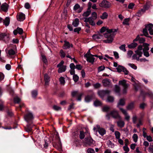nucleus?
Wrapping results in <instances>:
<instances>
[{
    "mask_svg": "<svg viewBox=\"0 0 153 153\" xmlns=\"http://www.w3.org/2000/svg\"><path fill=\"white\" fill-rule=\"evenodd\" d=\"M110 109V107L107 106H104L102 108V111L103 112H107Z\"/></svg>",
    "mask_w": 153,
    "mask_h": 153,
    "instance_id": "a19ab883",
    "label": "nucleus"
},
{
    "mask_svg": "<svg viewBox=\"0 0 153 153\" xmlns=\"http://www.w3.org/2000/svg\"><path fill=\"white\" fill-rule=\"evenodd\" d=\"M125 99H121L120 100L119 102L118 103L117 107L119 108L120 105L123 106L125 105Z\"/></svg>",
    "mask_w": 153,
    "mask_h": 153,
    "instance_id": "393cba45",
    "label": "nucleus"
},
{
    "mask_svg": "<svg viewBox=\"0 0 153 153\" xmlns=\"http://www.w3.org/2000/svg\"><path fill=\"white\" fill-rule=\"evenodd\" d=\"M124 150L126 152H128L129 151V149L128 146L125 145L123 147Z\"/></svg>",
    "mask_w": 153,
    "mask_h": 153,
    "instance_id": "338daca9",
    "label": "nucleus"
},
{
    "mask_svg": "<svg viewBox=\"0 0 153 153\" xmlns=\"http://www.w3.org/2000/svg\"><path fill=\"white\" fill-rule=\"evenodd\" d=\"M53 109L56 111H59L61 109V108L56 105H54L53 106Z\"/></svg>",
    "mask_w": 153,
    "mask_h": 153,
    "instance_id": "bf43d9fd",
    "label": "nucleus"
},
{
    "mask_svg": "<svg viewBox=\"0 0 153 153\" xmlns=\"http://www.w3.org/2000/svg\"><path fill=\"white\" fill-rule=\"evenodd\" d=\"M114 100V97L111 96H109L107 97V101L108 102H113Z\"/></svg>",
    "mask_w": 153,
    "mask_h": 153,
    "instance_id": "4c0bfd02",
    "label": "nucleus"
},
{
    "mask_svg": "<svg viewBox=\"0 0 153 153\" xmlns=\"http://www.w3.org/2000/svg\"><path fill=\"white\" fill-rule=\"evenodd\" d=\"M33 118V115L31 113H28L24 116V119L28 123L31 122Z\"/></svg>",
    "mask_w": 153,
    "mask_h": 153,
    "instance_id": "423d86ee",
    "label": "nucleus"
},
{
    "mask_svg": "<svg viewBox=\"0 0 153 153\" xmlns=\"http://www.w3.org/2000/svg\"><path fill=\"white\" fill-rule=\"evenodd\" d=\"M114 90L116 93L118 94H120V88L118 85H115Z\"/></svg>",
    "mask_w": 153,
    "mask_h": 153,
    "instance_id": "cd10ccee",
    "label": "nucleus"
},
{
    "mask_svg": "<svg viewBox=\"0 0 153 153\" xmlns=\"http://www.w3.org/2000/svg\"><path fill=\"white\" fill-rule=\"evenodd\" d=\"M147 25V29L148 28L149 31L152 29L153 27V25L152 23H149V24L146 25Z\"/></svg>",
    "mask_w": 153,
    "mask_h": 153,
    "instance_id": "864d4df0",
    "label": "nucleus"
},
{
    "mask_svg": "<svg viewBox=\"0 0 153 153\" xmlns=\"http://www.w3.org/2000/svg\"><path fill=\"white\" fill-rule=\"evenodd\" d=\"M66 70V68H59L58 71L59 73H61L64 72Z\"/></svg>",
    "mask_w": 153,
    "mask_h": 153,
    "instance_id": "5fc2aeb1",
    "label": "nucleus"
},
{
    "mask_svg": "<svg viewBox=\"0 0 153 153\" xmlns=\"http://www.w3.org/2000/svg\"><path fill=\"white\" fill-rule=\"evenodd\" d=\"M143 32L144 35V36H146L149 35V33L147 30V25H145V27L143 29Z\"/></svg>",
    "mask_w": 153,
    "mask_h": 153,
    "instance_id": "7c9ffc66",
    "label": "nucleus"
},
{
    "mask_svg": "<svg viewBox=\"0 0 153 153\" xmlns=\"http://www.w3.org/2000/svg\"><path fill=\"white\" fill-rule=\"evenodd\" d=\"M79 137L80 139H83L85 137L84 133L83 131H81L79 135Z\"/></svg>",
    "mask_w": 153,
    "mask_h": 153,
    "instance_id": "3c124183",
    "label": "nucleus"
},
{
    "mask_svg": "<svg viewBox=\"0 0 153 153\" xmlns=\"http://www.w3.org/2000/svg\"><path fill=\"white\" fill-rule=\"evenodd\" d=\"M62 13L63 15L65 16V19H66L68 15V11L66 7H64Z\"/></svg>",
    "mask_w": 153,
    "mask_h": 153,
    "instance_id": "c9c22d12",
    "label": "nucleus"
},
{
    "mask_svg": "<svg viewBox=\"0 0 153 153\" xmlns=\"http://www.w3.org/2000/svg\"><path fill=\"white\" fill-rule=\"evenodd\" d=\"M140 96L143 97V99L144 100L146 96H148L150 97H153V94L151 92H145L143 91H141L140 92Z\"/></svg>",
    "mask_w": 153,
    "mask_h": 153,
    "instance_id": "1a4fd4ad",
    "label": "nucleus"
},
{
    "mask_svg": "<svg viewBox=\"0 0 153 153\" xmlns=\"http://www.w3.org/2000/svg\"><path fill=\"white\" fill-rule=\"evenodd\" d=\"M117 126L120 127L122 128L124 127L125 125L124 122L122 120H120L117 122Z\"/></svg>",
    "mask_w": 153,
    "mask_h": 153,
    "instance_id": "a878e982",
    "label": "nucleus"
},
{
    "mask_svg": "<svg viewBox=\"0 0 153 153\" xmlns=\"http://www.w3.org/2000/svg\"><path fill=\"white\" fill-rule=\"evenodd\" d=\"M118 29H107V33L103 34L104 37L107 38L106 40H104V42L105 43H111L114 40V36L116 34Z\"/></svg>",
    "mask_w": 153,
    "mask_h": 153,
    "instance_id": "f257e3e1",
    "label": "nucleus"
},
{
    "mask_svg": "<svg viewBox=\"0 0 153 153\" xmlns=\"http://www.w3.org/2000/svg\"><path fill=\"white\" fill-rule=\"evenodd\" d=\"M103 85L105 87H108L110 84V82L109 79H105L102 81Z\"/></svg>",
    "mask_w": 153,
    "mask_h": 153,
    "instance_id": "aec40b11",
    "label": "nucleus"
},
{
    "mask_svg": "<svg viewBox=\"0 0 153 153\" xmlns=\"http://www.w3.org/2000/svg\"><path fill=\"white\" fill-rule=\"evenodd\" d=\"M81 30V28L80 27H78L76 28L74 30V31L75 32H77L78 33H79V31H80Z\"/></svg>",
    "mask_w": 153,
    "mask_h": 153,
    "instance_id": "69168bd1",
    "label": "nucleus"
},
{
    "mask_svg": "<svg viewBox=\"0 0 153 153\" xmlns=\"http://www.w3.org/2000/svg\"><path fill=\"white\" fill-rule=\"evenodd\" d=\"M34 126L33 124H29L27 125V127L25 128L26 131L28 132H31L32 130V127Z\"/></svg>",
    "mask_w": 153,
    "mask_h": 153,
    "instance_id": "f3484780",
    "label": "nucleus"
},
{
    "mask_svg": "<svg viewBox=\"0 0 153 153\" xmlns=\"http://www.w3.org/2000/svg\"><path fill=\"white\" fill-rule=\"evenodd\" d=\"M97 129L96 131V132H98L101 136H103L106 133L105 130L103 128H100L99 126H97Z\"/></svg>",
    "mask_w": 153,
    "mask_h": 153,
    "instance_id": "4468645a",
    "label": "nucleus"
},
{
    "mask_svg": "<svg viewBox=\"0 0 153 153\" xmlns=\"http://www.w3.org/2000/svg\"><path fill=\"white\" fill-rule=\"evenodd\" d=\"M94 105L96 106L101 105V102L98 100H96L94 102Z\"/></svg>",
    "mask_w": 153,
    "mask_h": 153,
    "instance_id": "c03bdc74",
    "label": "nucleus"
},
{
    "mask_svg": "<svg viewBox=\"0 0 153 153\" xmlns=\"http://www.w3.org/2000/svg\"><path fill=\"white\" fill-rule=\"evenodd\" d=\"M149 44L144 43L143 44V46L144 47V48L143 49V51H148L149 50Z\"/></svg>",
    "mask_w": 153,
    "mask_h": 153,
    "instance_id": "412c9836",
    "label": "nucleus"
},
{
    "mask_svg": "<svg viewBox=\"0 0 153 153\" xmlns=\"http://www.w3.org/2000/svg\"><path fill=\"white\" fill-rule=\"evenodd\" d=\"M94 142L90 136L88 137H86L84 139L85 143L86 145L90 146L94 145Z\"/></svg>",
    "mask_w": 153,
    "mask_h": 153,
    "instance_id": "0eeeda50",
    "label": "nucleus"
},
{
    "mask_svg": "<svg viewBox=\"0 0 153 153\" xmlns=\"http://www.w3.org/2000/svg\"><path fill=\"white\" fill-rule=\"evenodd\" d=\"M17 29L18 30V32L19 34L20 35H22V34L23 32V30L22 28L18 27H17Z\"/></svg>",
    "mask_w": 153,
    "mask_h": 153,
    "instance_id": "a18cd8bd",
    "label": "nucleus"
},
{
    "mask_svg": "<svg viewBox=\"0 0 153 153\" xmlns=\"http://www.w3.org/2000/svg\"><path fill=\"white\" fill-rule=\"evenodd\" d=\"M93 54H91L90 53V50H89L87 52V53L84 55V57H87L88 56H93Z\"/></svg>",
    "mask_w": 153,
    "mask_h": 153,
    "instance_id": "49530a36",
    "label": "nucleus"
},
{
    "mask_svg": "<svg viewBox=\"0 0 153 153\" xmlns=\"http://www.w3.org/2000/svg\"><path fill=\"white\" fill-rule=\"evenodd\" d=\"M119 84L122 85L123 88V94H126L127 93V89L129 86V85L126 83V81L125 79L120 80L119 82Z\"/></svg>",
    "mask_w": 153,
    "mask_h": 153,
    "instance_id": "7ed1b4c3",
    "label": "nucleus"
},
{
    "mask_svg": "<svg viewBox=\"0 0 153 153\" xmlns=\"http://www.w3.org/2000/svg\"><path fill=\"white\" fill-rule=\"evenodd\" d=\"M3 21V23L4 25L6 27L9 25L10 22V19L9 17H6L4 20L2 18L0 17V23H1Z\"/></svg>",
    "mask_w": 153,
    "mask_h": 153,
    "instance_id": "9b49d317",
    "label": "nucleus"
},
{
    "mask_svg": "<svg viewBox=\"0 0 153 153\" xmlns=\"http://www.w3.org/2000/svg\"><path fill=\"white\" fill-rule=\"evenodd\" d=\"M91 97L89 95L86 96L85 98V101L87 102H89L91 101Z\"/></svg>",
    "mask_w": 153,
    "mask_h": 153,
    "instance_id": "de8ad7c7",
    "label": "nucleus"
},
{
    "mask_svg": "<svg viewBox=\"0 0 153 153\" xmlns=\"http://www.w3.org/2000/svg\"><path fill=\"white\" fill-rule=\"evenodd\" d=\"M59 81L61 85H64L65 84V82L64 77L62 76L60 77L59 79Z\"/></svg>",
    "mask_w": 153,
    "mask_h": 153,
    "instance_id": "58836bf2",
    "label": "nucleus"
},
{
    "mask_svg": "<svg viewBox=\"0 0 153 153\" xmlns=\"http://www.w3.org/2000/svg\"><path fill=\"white\" fill-rule=\"evenodd\" d=\"M79 94L77 91H73L71 92V95L73 97L78 95Z\"/></svg>",
    "mask_w": 153,
    "mask_h": 153,
    "instance_id": "0e129e2a",
    "label": "nucleus"
},
{
    "mask_svg": "<svg viewBox=\"0 0 153 153\" xmlns=\"http://www.w3.org/2000/svg\"><path fill=\"white\" fill-rule=\"evenodd\" d=\"M137 45V43L134 42L131 44L128 45V47L130 48H135Z\"/></svg>",
    "mask_w": 153,
    "mask_h": 153,
    "instance_id": "72a5a7b5",
    "label": "nucleus"
},
{
    "mask_svg": "<svg viewBox=\"0 0 153 153\" xmlns=\"http://www.w3.org/2000/svg\"><path fill=\"white\" fill-rule=\"evenodd\" d=\"M145 12V10L141 9L139 10L136 13V15L138 17H140L142 14Z\"/></svg>",
    "mask_w": 153,
    "mask_h": 153,
    "instance_id": "c756f323",
    "label": "nucleus"
},
{
    "mask_svg": "<svg viewBox=\"0 0 153 153\" xmlns=\"http://www.w3.org/2000/svg\"><path fill=\"white\" fill-rule=\"evenodd\" d=\"M119 108L123 113L125 115V119L127 120L128 121L129 120L130 117L128 115L126 111L123 109L120 108Z\"/></svg>",
    "mask_w": 153,
    "mask_h": 153,
    "instance_id": "dca6fc26",
    "label": "nucleus"
},
{
    "mask_svg": "<svg viewBox=\"0 0 153 153\" xmlns=\"http://www.w3.org/2000/svg\"><path fill=\"white\" fill-rule=\"evenodd\" d=\"M64 42V44L62 46V48L63 49L66 50L68 49H69L70 47H73V45L72 44H70L69 42L66 40H65Z\"/></svg>",
    "mask_w": 153,
    "mask_h": 153,
    "instance_id": "9d476101",
    "label": "nucleus"
},
{
    "mask_svg": "<svg viewBox=\"0 0 153 153\" xmlns=\"http://www.w3.org/2000/svg\"><path fill=\"white\" fill-rule=\"evenodd\" d=\"M139 42L140 43H142L143 44L146 41L145 39L144 38L141 37L140 38H140L139 40Z\"/></svg>",
    "mask_w": 153,
    "mask_h": 153,
    "instance_id": "603ef678",
    "label": "nucleus"
},
{
    "mask_svg": "<svg viewBox=\"0 0 153 153\" xmlns=\"http://www.w3.org/2000/svg\"><path fill=\"white\" fill-rule=\"evenodd\" d=\"M48 141H47V140H45L44 141V144H43V146H44V148L46 149L48 146Z\"/></svg>",
    "mask_w": 153,
    "mask_h": 153,
    "instance_id": "680f3d73",
    "label": "nucleus"
},
{
    "mask_svg": "<svg viewBox=\"0 0 153 153\" xmlns=\"http://www.w3.org/2000/svg\"><path fill=\"white\" fill-rule=\"evenodd\" d=\"M88 153H95L94 149L92 148H89L87 150Z\"/></svg>",
    "mask_w": 153,
    "mask_h": 153,
    "instance_id": "774afa93",
    "label": "nucleus"
},
{
    "mask_svg": "<svg viewBox=\"0 0 153 153\" xmlns=\"http://www.w3.org/2000/svg\"><path fill=\"white\" fill-rule=\"evenodd\" d=\"M59 53L60 54V56L61 58H63L65 57V53L63 50H61L60 51Z\"/></svg>",
    "mask_w": 153,
    "mask_h": 153,
    "instance_id": "f704fd0d",
    "label": "nucleus"
},
{
    "mask_svg": "<svg viewBox=\"0 0 153 153\" xmlns=\"http://www.w3.org/2000/svg\"><path fill=\"white\" fill-rule=\"evenodd\" d=\"M126 45L125 44L122 45L119 47L120 50L125 52L126 50L125 48Z\"/></svg>",
    "mask_w": 153,
    "mask_h": 153,
    "instance_id": "09e8293b",
    "label": "nucleus"
},
{
    "mask_svg": "<svg viewBox=\"0 0 153 153\" xmlns=\"http://www.w3.org/2000/svg\"><path fill=\"white\" fill-rule=\"evenodd\" d=\"M31 94L32 97L33 98H36L38 95L37 91L36 90L32 91L31 92Z\"/></svg>",
    "mask_w": 153,
    "mask_h": 153,
    "instance_id": "473e14b6",
    "label": "nucleus"
},
{
    "mask_svg": "<svg viewBox=\"0 0 153 153\" xmlns=\"http://www.w3.org/2000/svg\"><path fill=\"white\" fill-rule=\"evenodd\" d=\"M148 151L150 153H153V145H150L148 148Z\"/></svg>",
    "mask_w": 153,
    "mask_h": 153,
    "instance_id": "6e6d98bb",
    "label": "nucleus"
},
{
    "mask_svg": "<svg viewBox=\"0 0 153 153\" xmlns=\"http://www.w3.org/2000/svg\"><path fill=\"white\" fill-rule=\"evenodd\" d=\"M8 54L10 56H13L15 54V52L13 49H11L8 51Z\"/></svg>",
    "mask_w": 153,
    "mask_h": 153,
    "instance_id": "79ce46f5",
    "label": "nucleus"
},
{
    "mask_svg": "<svg viewBox=\"0 0 153 153\" xmlns=\"http://www.w3.org/2000/svg\"><path fill=\"white\" fill-rule=\"evenodd\" d=\"M108 16V14L106 12H104L102 15L100 16V18L102 19H107Z\"/></svg>",
    "mask_w": 153,
    "mask_h": 153,
    "instance_id": "c85d7f7f",
    "label": "nucleus"
},
{
    "mask_svg": "<svg viewBox=\"0 0 153 153\" xmlns=\"http://www.w3.org/2000/svg\"><path fill=\"white\" fill-rule=\"evenodd\" d=\"M78 76L76 74L74 75L73 76V79L75 82H77L79 80Z\"/></svg>",
    "mask_w": 153,
    "mask_h": 153,
    "instance_id": "13d9d810",
    "label": "nucleus"
},
{
    "mask_svg": "<svg viewBox=\"0 0 153 153\" xmlns=\"http://www.w3.org/2000/svg\"><path fill=\"white\" fill-rule=\"evenodd\" d=\"M129 18L125 19L123 21V25H129V23H128V22H129Z\"/></svg>",
    "mask_w": 153,
    "mask_h": 153,
    "instance_id": "2f4dec72",
    "label": "nucleus"
},
{
    "mask_svg": "<svg viewBox=\"0 0 153 153\" xmlns=\"http://www.w3.org/2000/svg\"><path fill=\"white\" fill-rule=\"evenodd\" d=\"M44 80L45 85H48L50 81V77L47 74H45L44 75Z\"/></svg>",
    "mask_w": 153,
    "mask_h": 153,
    "instance_id": "a211bd4d",
    "label": "nucleus"
},
{
    "mask_svg": "<svg viewBox=\"0 0 153 153\" xmlns=\"http://www.w3.org/2000/svg\"><path fill=\"white\" fill-rule=\"evenodd\" d=\"M110 116L115 119L120 120L121 119V116L120 115L118 111L115 109L111 111L106 115V117L108 120H110Z\"/></svg>",
    "mask_w": 153,
    "mask_h": 153,
    "instance_id": "f03ea898",
    "label": "nucleus"
},
{
    "mask_svg": "<svg viewBox=\"0 0 153 153\" xmlns=\"http://www.w3.org/2000/svg\"><path fill=\"white\" fill-rule=\"evenodd\" d=\"M9 34L6 33H1L0 34V40L4 41L6 43H7L10 40Z\"/></svg>",
    "mask_w": 153,
    "mask_h": 153,
    "instance_id": "20e7f679",
    "label": "nucleus"
},
{
    "mask_svg": "<svg viewBox=\"0 0 153 153\" xmlns=\"http://www.w3.org/2000/svg\"><path fill=\"white\" fill-rule=\"evenodd\" d=\"M135 52L137 55L139 56V57L142 56V54H143V52L142 51L136 50L135 51Z\"/></svg>",
    "mask_w": 153,
    "mask_h": 153,
    "instance_id": "4d7b16f0",
    "label": "nucleus"
},
{
    "mask_svg": "<svg viewBox=\"0 0 153 153\" xmlns=\"http://www.w3.org/2000/svg\"><path fill=\"white\" fill-rule=\"evenodd\" d=\"M9 5L6 2L2 4L0 7V11H2L6 13L8 11Z\"/></svg>",
    "mask_w": 153,
    "mask_h": 153,
    "instance_id": "6e6552de",
    "label": "nucleus"
},
{
    "mask_svg": "<svg viewBox=\"0 0 153 153\" xmlns=\"http://www.w3.org/2000/svg\"><path fill=\"white\" fill-rule=\"evenodd\" d=\"M41 59L43 62L45 64H47L48 63L47 60L45 55L42 53L41 54Z\"/></svg>",
    "mask_w": 153,
    "mask_h": 153,
    "instance_id": "4be33fe9",
    "label": "nucleus"
},
{
    "mask_svg": "<svg viewBox=\"0 0 153 153\" xmlns=\"http://www.w3.org/2000/svg\"><path fill=\"white\" fill-rule=\"evenodd\" d=\"M86 58V60L88 62L92 64L94 63L95 60V58L93 56H89Z\"/></svg>",
    "mask_w": 153,
    "mask_h": 153,
    "instance_id": "6ab92c4d",
    "label": "nucleus"
},
{
    "mask_svg": "<svg viewBox=\"0 0 153 153\" xmlns=\"http://www.w3.org/2000/svg\"><path fill=\"white\" fill-rule=\"evenodd\" d=\"M17 19L20 21H23L25 19V15L22 13H19L17 16Z\"/></svg>",
    "mask_w": 153,
    "mask_h": 153,
    "instance_id": "2eb2a0df",
    "label": "nucleus"
},
{
    "mask_svg": "<svg viewBox=\"0 0 153 153\" xmlns=\"http://www.w3.org/2000/svg\"><path fill=\"white\" fill-rule=\"evenodd\" d=\"M78 10L77 11V12L78 13H80L82 10L83 9V7H80V5L78 4H76L73 7V10L76 11L77 10Z\"/></svg>",
    "mask_w": 153,
    "mask_h": 153,
    "instance_id": "f8f14e48",
    "label": "nucleus"
},
{
    "mask_svg": "<svg viewBox=\"0 0 153 153\" xmlns=\"http://www.w3.org/2000/svg\"><path fill=\"white\" fill-rule=\"evenodd\" d=\"M79 23V19L78 18H76L74 21L72 23V25L74 27H77Z\"/></svg>",
    "mask_w": 153,
    "mask_h": 153,
    "instance_id": "b1692460",
    "label": "nucleus"
},
{
    "mask_svg": "<svg viewBox=\"0 0 153 153\" xmlns=\"http://www.w3.org/2000/svg\"><path fill=\"white\" fill-rule=\"evenodd\" d=\"M135 4L132 3H130L128 6V8L129 9H132L133 8Z\"/></svg>",
    "mask_w": 153,
    "mask_h": 153,
    "instance_id": "e2e57ef3",
    "label": "nucleus"
},
{
    "mask_svg": "<svg viewBox=\"0 0 153 153\" xmlns=\"http://www.w3.org/2000/svg\"><path fill=\"white\" fill-rule=\"evenodd\" d=\"M107 29H106L105 27H103L100 30V33H102L105 32L106 30L107 31Z\"/></svg>",
    "mask_w": 153,
    "mask_h": 153,
    "instance_id": "052dcab7",
    "label": "nucleus"
},
{
    "mask_svg": "<svg viewBox=\"0 0 153 153\" xmlns=\"http://www.w3.org/2000/svg\"><path fill=\"white\" fill-rule=\"evenodd\" d=\"M91 14V13L89 12L86 11L85 12L82 14V16L84 17H87Z\"/></svg>",
    "mask_w": 153,
    "mask_h": 153,
    "instance_id": "8fccbe9b",
    "label": "nucleus"
},
{
    "mask_svg": "<svg viewBox=\"0 0 153 153\" xmlns=\"http://www.w3.org/2000/svg\"><path fill=\"white\" fill-rule=\"evenodd\" d=\"M134 102H132L129 103L126 107L127 109L128 110L132 109L134 108Z\"/></svg>",
    "mask_w": 153,
    "mask_h": 153,
    "instance_id": "5701e85b",
    "label": "nucleus"
},
{
    "mask_svg": "<svg viewBox=\"0 0 153 153\" xmlns=\"http://www.w3.org/2000/svg\"><path fill=\"white\" fill-rule=\"evenodd\" d=\"M138 137L137 134H133L132 138L133 139V140L135 143H136L137 141Z\"/></svg>",
    "mask_w": 153,
    "mask_h": 153,
    "instance_id": "37998d69",
    "label": "nucleus"
},
{
    "mask_svg": "<svg viewBox=\"0 0 153 153\" xmlns=\"http://www.w3.org/2000/svg\"><path fill=\"white\" fill-rule=\"evenodd\" d=\"M99 6L105 8H108L111 6V3L109 1L105 0H103L99 4Z\"/></svg>",
    "mask_w": 153,
    "mask_h": 153,
    "instance_id": "39448f33",
    "label": "nucleus"
},
{
    "mask_svg": "<svg viewBox=\"0 0 153 153\" xmlns=\"http://www.w3.org/2000/svg\"><path fill=\"white\" fill-rule=\"evenodd\" d=\"M114 134L116 137V138L117 139H119L120 138V132L118 131H116L115 132Z\"/></svg>",
    "mask_w": 153,
    "mask_h": 153,
    "instance_id": "ea45409f",
    "label": "nucleus"
},
{
    "mask_svg": "<svg viewBox=\"0 0 153 153\" xmlns=\"http://www.w3.org/2000/svg\"><path fill=\"white\" fill-rule=\"evenodd\" d=\"M102 36L100 34V33L98 34H95L93 35L92 36V38L94 39H100L101 37Z\"/></svg>",
    "mask_w": 153,
    "mask_h": 153,
    "instance_id": "bb28decb",
    "label": "nucleus"
},
{
    "mask_svg": "<svg viewBox=\"0 0 153 153\" xmlns=\"http://www.w3.org/2000/svg\"><path fill=\"white\" fill-rule=\"evenodd\" d=\"M110 91L108 90H102L99 91L98 94L99 96L101 98H103L105 95L109 94Z\"/></svg>",
    "mask_w": 153,
    "mask_h": 153,
    "instance_id": "ddd939ff",
    "label": "nucleus"
},
{
    "mask_svg": "<svg viewBox=\"0 0 153 153\" xmlns=\"http://www.w3.org/2000/svg\"><path fill=\"white\" fill-rule=\"evenodd\" d=\"M21 101V99L18 97L16 96L14 99V102L15 103H19Z\"/></svg>",
    "mask_w": 153,
    "mask_h": 153,
    "instance_id": "e433bc0d",
    "label": "nucleus"
}]
</instances>
